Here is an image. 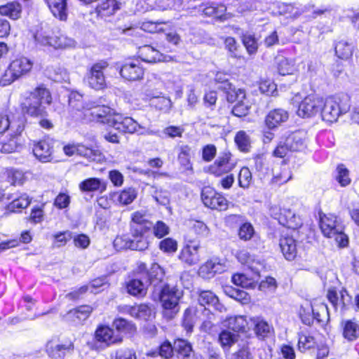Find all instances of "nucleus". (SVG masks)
<instances>
[{"mask_svg":"<svg viewBox=\"0 0 359 359\" xmlns=\"http://www.w3.org/2000/svg\"><path fill=\"white\" fill-rule=\"evenodd\" d=\"M51 101L50 91L43 86H39L29 93L22 104V108L31 116H43L46 114L45 105L50 104Z\"/></svg>","mask_w":359,"mask_h":359,"instance_id":"obj_1","label":"nucleus"},{"mask_svg":"<svg viewBox=\"0 0 359 359\" xmlns=\"http://www.w3.org/2000/svg\"><path fill=\"white\" fill-rule=\"evenodd\" d=\"M319 225L324 236L333 238L338 247L348 246V237L344 232V225L337 216L332 214H320Z\"/></svg>","mask_w":359,"mask_h":359,"instance_id":"obj_2","label":"nucleus"},{"mask_svg":"<svg viewBox=\"0 0 359 359\" xmlns=\"http://www.w3.org/2000/svg\"><path fill=\"white\" fill-rule=\"evenodd\" d=\"M159 290L160 300L164 309L163 316L172 318L179 311L178 303L182 291L168 284L160 286Z\"/></svg>","mask_w":359,"mask_h":359,"instance_id":"obj_3","label":"nucleus"},{"mask_svg":"<svg viewBox=\"0 0 359 359\" xmlns=\"http://www.w3.org/2000/svg\"><path fill=\"white\" fill-rule=\"evenodd\" d=\"M32 66V62L25 57L16 58L11 62L10 65L2 75L1 79V84L3 86L11 84L29 72Z\"/></svg>","mask_w":359,"mask_h":359,"instance_id":"obj_4","label":"nucleus"},{"mask_svg":"<svg viewBox=\"0 0 359 359\" xmlns=\"http://www.w3.org/2000/svg\"><path fill=\"white\" fill-rule=\"evenodd\" d=\"M25 123L26 118L20 112L0 113V134L8 131L9 135H21Z\"/></svg>","mask_w":359,"mask_h":359,"instance_id":"obj_5","label":"nucleus"},{"mask_svg":"<svg viewBox=\"0 0 359 359\" xmlns=\"http://www.w3.org/2000/svg\"><path fill=\"white\" fill-rule=\"evenodd\" d=\"M349 109V105L343 102L338 97H329L323 101L320 109L322 118L327 122H334L339 116L346 113Z\"/></svg>","mask_w":359,"mask_h":359,"instance_id":"obj_6","label":"nucleus"},{"mask_svg":"<svg viewBox=\"0 0 359 359\" xmlns=\"http://www.w3.org/2000/svg\"><path fill=\"white\" fill-rule=\"evenodd\" d=\"M108 66L109 64L105 60H100L93 65L86 76V80L91 88L98 90L105 88L106 81L103 71Z\"/></svg>","mask_w":359,"mask_h":359,"instance_id":"obj_7","label":"nucleus"},{"mask_svg":"<svg viewBox=\"0 0 359 359\" xmlns=\"http://www.w3.org/2000/svg\"><path fill=\"white\" fill-rule=\"evenodd\" d=\"M94 102L85 101L81 94L72 92L69 96V114L72 119L77 121L83 118V110H90Z\"/></svg>","mask_w":359,"mask_h":359,"instance_id":"obj_8","label":"nucleus"},{"mask_svg":"<svg viewBox=\"0 0 359 359\" xmlns=\"http://www.w3.org/2000/svg\"><path fill=\"white\" fill-rule=\"evenodd\" d=\"M35 39L41 45L49 46L55 49H66L75 46L74 39L62 34L50 36L38 33L35 35Z\"/></svg>","mask_w":359,"mask_h":359,"instance_id":"obj_9","label":"nucleus"},{"mask_svg":"<svg viewBox=\"0 0 359 359\" xmlns=\"http://www.w3.org/2000/svg\"><path fill=\"white\" fill-rule=\"evenodd\" d=\"M107 123L123 133H134L139 132L142 126L131 117H124L119 114H114V116L107 118Z\"/></svg>","mask_w":359,"mask_h":359,"instance_id":"obj_10","label":"nucleus"},{"mask_svg":"<svg viewBox=\"0 0 359 359\" xmlns=\"http://www.w3.org/2000/svg\"><path fill=\"white\" fill-rule=\"evenodd\" d=\"M236 165V161L232 158L229 152H225L216 159V161L208 168L210 174L215 176H221L231 171Z\"/></svg>","mask_w":359,"mask_h":359,"instance_id":"obj_11","label":"nucleus"},{"mask_svg":"<svg viewBox=\"0 0 359 359\" xmlns=\"http://www.w3.org/2000/svg\"><path fill=\"white\" fill-rule=\"evenodd\" d=\"M323 100L315 95L306 97L299 104L297 115L302 118L311 117L320 111Z\"/></svg>","mask_w":359,"mask_h":359,"instance_id":"obj_12","label":"nucleus"},{"mask_svg":"<svg viewBox=\"0 0 359 359\" xmlns=\"http://www.w3.org/2000/svg\"><path fill=\"white\" fill-rule=\"evenodd\" d=\"M120 75L129 81H140L143 79L144 69L138 60L126 62L120 68Z\"/></svg>","mask_w":359,"mask_h":359,"instance_id":"obj_13","label":"nucleus"},{"mask_svg":"<svg viewBox=\"0 0 359 359\" xmlns=\"http://www.w3.org/2000/svg\"><path fill=\"white\" fill-rule=\"evenodd\" d=\"M201 199L204 205L211 209L221 211L227 208L226 198L210 188L204 189L202 191Z\"/></svg>","mask_w":359,"mask_h":359,"instance_id":"obj_14","label":"nucleus"},{"mask_svg":"<svg viewBox=\"0 0 359 359\" xmlns=\"http://www.w3.org/2000/svg\"><path fill=\"white\" fill-rule=\"evenodd\" d=\"M95 339L97 341L107 346L119 344L123 341L120 334H115L113 329L107 325H99L95 332Z\"/></svg>","mask_w":359,"mask_h":359,"instance_id":"obj_15","label":"nucleus"},{"mask_svg":"<svg viewBox=\"0 0 359 359\" xmlns=\"http://www.w3.org/2000/svg\"><path fill=\"white\" fill-rule=\"evenodd\" d=\"M138 55L143 61L149 63L169 62L171 60L170 56L163 55L151 45H144L140 47Z\"/></svg>","mask_w":359,"mask_h":359,"instance_id":"obj_16","label":"nucleus"},{"mask_svg":"<svg viewBox=\"0 0 359 359\" xmlns=\"http://www.w3.org/2000/svg\"><path fill=\"white\" fill-rule=\"evenodd\" d=\"M73 350L74 344L71 341L64 344H55L50 341L46 346L47 353L53 359H63L67 353L72 352Z\"/></svg>","mask_w":359,"mask_h":359,"instance_id":"obj_17","label":"nucleus"},{"mask_svg":"<svg viewBox=\"0 0 359 359\" xmlns=\"http://www.w3.org/2000/svg\"><path fill=\"white\" fill-rule=\"evenodd\" d=\"M285 140L290 151H302L307 147V135L302 130L290 134Z\"/></svg>","mask_w":359,"mask_h":359,"instance_id":"obj_18","label":"nucleus"},{"mask_svg":"<svg viewBox=\"0 0 359 359\" xmlns=\"http://www.w3.org/2000/svg\"><path fill=\"white\" fill-rule=\"evenodd\" d=\"M250 328H253L256 335L262 339L268 337L273 331V326L262 316L250 318Z\"/></svg>","mask_w":359,"mask_h":359,"instance_id":"obj_19","label":"nucleus"},{"mask_svg":"<svg viewBox=\"0 0 359 359\" xmlns=\"http://www.w3.org/2000/svg\"><path fill=\"white\" fill-rule=\"evenodd\" d=\"M226 270V266L217 261V259H210L203 264L199 270L198 274L205 279L213 278L216 273H221Z\"/></svg>","mask_w":359,"mask_h":359,"instance_id":"obj_20","label":"nucleus"},{"mask_svg":"<svg viewBox=\"0 0 359 359\" xmlns=\"http://www.w3.org/2000/svg\"><path fill=\"white\" fill-rule=\"evenodd\" d=\"M289 115L287 111L282 109H276L270 111L265 118V123L268 128L273 129L288 119Z\"/></svg>","mask_w":359,"mask_h":359,"instance_id":"obj_21","label":"nucleus"},{"mask_svg":"<svg viewBox=\"0 0 359 359\" xmlns=\"http://www.w3.org/2000/svg\"><path fill=\"white\" fill-rule=\"evenodd\" d=\"M92 311L91 306L83 305L69 311L66 317L68 320L75 325L81 324L89 317Z\"/></svg>","mask_w":359,"mask_h":359,"instance_id":"obj_22","label":"nucleus"},{"mask_svg":"<svg viewBox=\"0 0 359 359\" xmlns=\"http://www.w3.org/2000/svg\"><path fill=\"white\" fill-rule=\"evenodd\" d=\"M148 280L135 278L126 283L128 292L135 297H144L147 294Z\"/></svg>","mask_w":359,"mask_h":359,"instance_id":"obj_23","label":"nucleus"},{"mask_svg":"<svg viewBox=\"0 0 359 359\" xmlns=\"http://www.w3.org/2000/svg\"><path fill=\"white\" fill-rule=\"evenodd\" d=\"M133 225L132 228L136 229L140 234L146 232L152 227V223L149 222L143 211H136L132 214L131 217Z\"/></svg>","mask_w":359,"mask_h":359,"instance_id":"obj_24","label":"nucleus"},{"mask_svg":"<svg viewBox=\"0 0 359 359\" xmlns=\"http://www.w3.org/2000/svg\"><path fill=\"white\" fill-rule=\"evenodd\" d=\"M198 302L201 306H212L215 310L223 312L226 310L224 305L219 302L218 297L211 291L205 290L202 291L199 294Z\"/></svg>","mask_w":359,"mask_h":359,"instance_id":"obj_25","label":"nucleus"},{"mask_svg":"<svg viewBox=\"0 0 359 359\" xmlns=\"http://www.w3.org/2000/svg\"><path fill=\"white\" fill-rule=\"evenodd\" d=\"M327 297L335 310L340 308L341 311L346 309V305L351 302V297L346 290L341 292L340 301L337 292L334 290H328Z\"/></svg>","mask_w":359,"mask_h":359,"instance_id":"obj_26","label":"nucleus"},{"mask_svg":"<svg viewBox=\"0 0 359 359\" xmlns=\"http://www.w3.org/2000/svg\"><path fill=\"white\" fill-rule=\"evenodd\" d=\"M33 153L41 162H49L52 159V148L46 140H41L34 144Z\"/></svg>","mask_w":359,"mask_h":359,"instance_id":"obj_27","label":"nucleus"},{"mask_svg":"<svg viewBox=\"0 0 359 359\" xmlns=\"http://www.w3.org/2000/svg\"><path fill=\"white\" fill-rule=\"evenodd\" d=\"M146 95L151 100V104L159 110L166 111L171 108V100L168 97L160 96L158 92L148 89Z\"/></svg>","mask_w":359,"mask_h":359,"instance_id":"obj_28","label":"nucleus"},{"mask_svg":"<svg viewBox=\"0 0 359 359\" xmlns=\"http://www.w3.org/2000/svg\"><path fill=\"white\" fill-rule=\"evenodd\" d=\"M106 183L99 178H88L79 184V189L82 191H100L102 193L106 190Z\"/></svg>","mask_w":359,"mask_h":359,"instance_id":"obj_29","label":"nucleus"},{"mask_svg":"<svg viewBox=\"0 0 359 359\" xmlns=\"http://www.w3.org/2000/svg\"><path fill=\"white\" fill-rule=\"evenodd\" d=\"M164 277L163 269L157 264H154L150 268L149 273H147V277L144 280H148L147 286L153 285L156 290L160 283H162Z\"/></svg>","mask_w":359,"mask_h":359,"instance_id":"obj_30","label":"nucleus"},{"mask_svg":"<svg viewBox=\"0 0 359 359\" xmlns=\"http://www.w3.org/2000/svg\"><path fill=\"white\" fill-rule=\"evenodd\" d=\"M226 326L235 332H245L250 329V319L248 320L245 316L230 317L226 320Z\"/></svg>","mask_w":359,"mask_h":359,"instance_id":"obj_31","label":"nucleus"},{"mask_svg":"<svg viewBox=\"0 0 359 359\" xmlns=\"http://www.w3.org/2000/svg\"><path fill=\"white\" fill-rule=\"evenodd\" d=\"M53 15L61 20L67 17L66 0H46Z\"/></svg>","mask_w":359,"mask_h":359,"instance_id":"obj_32","label":"nucleus"},{"mask_svg":"<svg viewBox=\"0 0 359 359\" xmlns=\"http://www.w3.org/2000/svg\"><path fill=\"white\" fill-rule=\"evenodd\" d=\"M22 13L21 5L16 1L9 2L0 6V14L12 20L20 18Z\"/></svg>","mask_w":359,"mask_h":359,"instance_id":"obj_33","label":"nucleus"},{"mask_svg":"<svg viewBox=\"0 0 359 359\" xmlns=\"http://www.w3.org/2000/svg\"><path fill=\"white\" fill-rule=\"evenodd\" d=\"M233 253L242 264L248 265L252 270H258L254 264L259 262L255 261V257L248 251V248H237Z\"/></svg>","mask_w":359,"mask_h":359,"instance_id":"obj_34","label":"nucleus"},{"mask_svg":"<svg viewBox=\"0 0 359 359\" xmlns=\"http://www.w3.org/2000/svg\"><path fill=\"white\" fill-rule=\"evenodd\" d=\"M343 337L348 341L356 340L359 337V325L352 321L346 320L341 323Z\"/></svg>","mask_w":359,"mask_h":359,"instance_id":"obj_35","label":"nucleus"},{"mask_svg":"<svg viewBox=\"0 0 359 359\" xmlns=\"http://www.w3.org/2000/svg\"><path fill=\"white\" fill-rule=\"evenodd\" d=\"M76 154L93 161H101L103 158V155L99 150L87 147L81 144H76Z\"/></svg>","mask_w":359,"mask_h":359,"instance_id":"obj_36","label":"nucleus"},{"mask_svg":"<svg viewBox=\"0 0 359 359\" xmlns=\"http://www.w3.org/2000/svg\"><path fill=\"white\" fill-rule=\"evenodd\" d=\"M175 352L178 355V358L182 359H189L192 353V346L189 342L184 339H179L174 343Z\"/></svg>","mask_w":359,"mask_h":359,"instance_id":"obj_37","label":"nucleus"},{"mask_svg":"<svg viewBox=\"0 0 359 359\" xmlns=\"http://www.w3.org/2000/svg\"><path fill=\"white\" fill-rule=\"evenodd\" d=\"M20 135H10L11 137L7 141L0 143V151L9 154L18 151L22 147Z\"/></svg>","mask_w":359,"mask_h":359,"instance_id":"obj_38","label":"nucleus"},{"mask_svg":"<svg viewBox=\"0 0 359 359\" xmlns=\"http://www.w3.org/2000/svg\"><path fill=\"white\" fill-rule=\"evenodd\" d=\"M353 45L346 40L339 41L335 46L336 55L341 59H348L353 54Z\"/></svg>","mask_w":359,"mask_h":359,"instance_id":"obj_39","label":"nucleus"},{"mask_svg":"<svg viewBox=\"0 0 359 359\" xmlns=\"http://www.w3.org/2000/svg\"><path fill=\"white\" fill-rule=\"evenodd\" d=\"M30 203L31 199L29 196L27 194H22L8 205V210L11 212H20L22 209L27 208Z\"/></svg>","mask_w":359,"mask_h":359,"instance_id":"obj_40","label":"nucleus"},{"mask_svg":"<svg viewBox=\"0 0 359 359\" xmlns=\"http://www.w3.org/2000/svg\"><path fill=\"white\" fill-rule=\"evenodd\" d=\"M179 258L189 265H193L199 261L198 248H182Z\"/></svg>","mask_w":359,"mask_h":359,"instance_id":"obj_41","label":"nucleus"},{"mask_svg":"<svg viewBox=\"0 0 359 359\" xmlns=\"http://www.w3.org/2000/svg\"><path fill=\"white\" fill-rule=\"evenodd\" d=\"M137 197V191L135 189L129 188L121 192L114 194L115 199L122 205L131 203Z\"/></svg>","mask_w":359,"mask_h":359,"instance_id":"obj_42","label":"nucleus"},{"mask_svg":"<svg viewBox=\"0 0 359 359\" xmlns=\"http://www.w3.org/2000/svg\"><path fill=\"white\" fill-rule=\"evenodd\" d=\"M113 326L121 333L133 334L136 330V327L132 322L122 318H116L113 322Z\"/></svg>","mask_w":359,"mask_h":359,"instance_id":"obj_43","label":"nucleus"},{"mask_svg":"<svg viewBox=\"0 0 359 359\" xmlns=\"http://www.w3.org/2000/svg\"><path fill=\"white\" fill-rule=\"evenodd\" d=\"M335 179L341 187L350 184L351 180L348 169L344 165L339 164L336 168Z\"/></svg>","mask_w":359,"mask_h":359,"instance_id":"obj_44","label":"nucleus"},{"mask_svg":"<svg viewBox=\"0 0 359 359\" xmlns=\"http://www.w3.org/2000/svg\"><path fill=\"white\" fill-rule=\"evenodd\" d=\"M230 89H224L222 91L226 94V100L229 102L243 100L245 98V92L243 89L236 88L231 83Z\"/></svg>","mask_w":359,"mask_h":359,"instance_id":"obj_45","label":"nucleus"},{"mask_svg":"<svg viewBox=\"0 0 359 359\" xmlns=\"http://www.w3.org/2000/svg\"><path fill=\"white\" fill-rule=\"evenodd\" d=\"M191 148L187 145L180 147V152L178 154V160L180 163L187 170H193V168L190 161Z\"/></svg>","mask_w":359,"mask_h":359,"instance_id":"obj_46","label":"nucleus"},{"mask_svg":"<svg viewBox=\"0 0 359 359\" xmlns=\"http://www.w3.org/2000/svg\"><path fill=\"white\" fill-rule=\"evenodd\" d=\"M287 216L290 217V220H286L285 217H279V224L286 226L289 229H296L302 225L299 217L295 215L291 210H288Z\"/></svg>","mask_w":359,"mask_h":359,"instance_id":"obj_47","label":"nucleus"},{"mask_svg":"<svg viewBox=\"0 0 359 359\" xmlns=\"http://www.w3.org/2000/svg\"><path fill=\"white\" fill-rule=\"evenodd\" d=\"M225 292L230 297L241 302L242 304L248 303L250 299L248 293L240 288L226 287Z\"/></svg>","mask_w":359,"mask_h":359,"instance_id":"obj_48","label":"nucleus"},{"mask_svg":"<svg viewBox=\"0 0 359 359\" xmlns=\"http://www.w3.org/2000/svg\"><path fill=\"white\" fill-rule=\"evenodd\" d=\"M93 107L91 108L93 109L92 115L95 116L100 118H102L100 121L103 123H107V118L109 116H114V114H111L112 109L107 106H98L94 102Z\"/></svg>","mask_w":359,"mask_h":359,"instance_id":"obj_49","label":"nucleus"},{"mask_svg":"<svg viewBox=\"0 0 359 359\" xmlns=\"http://www.w3.org/2000/svg\"><path fill=\"white\" fill-rule=\"evenodd\" d=\"M278 71L281 75L292 74L295 71L294 62L285 57L279 58L278 60Z\"/></svg>","mask_w":359,"mask_h":359,"instance_id":"obj_50","label":"nucleus"},{"mask_svg":"<svg viewBox=\"0 0 359 359\" xmlns=\"http://www.w3.org/2000/svg\"><path fill=\"white\" fill-rule=\"evenodd\" d=\"M238 335L229 331H222L219 336V341L222 347L224 349H229L237 340Z\"/></svg>","mask_w":359,"mask_h":359,"instance_id":"obj_51","label":"nucleus"},{"mask_svg":"<svg viewBox=\"0 0 359 359\" xmlns=\"http://www.w3.org/2000/svg\"><path fill=\"white\" fill-rule=\"evenodd\" d=\"M100 13L103 15H112L119 9V4L116 0H106L97 8Z\"/></svg>","mask_w":359,"mask_h":359,"instance_id":"obj_52","label":"nucleus"},{"mask_svg":"<svg viewBox=\"0 0 359 359\" xmlns=\"http://www.w3.org/2000/svg\"><path fill=\"white\" fill-rule=\"evenodd\" d=\"M235 142L241 151L244 152L249 151L250 140L249 136L245 131L241 130L237 133L235 137Z\"/></svg>","mask_w":359,"mask_h":359,"instance_id":"obj_53","label":"nucleus"},{"mask_svg":"<svg viewBox=\"0 0 359 359\" xmlns=\"http://www.w3.org/2000/svg\"><path fill=\"white\" fill-rule=\"evenodd\" d=\"M110 359H137V355L134 349L122 348L111 353Z\"/></svg>","mask_w":359,"mask_h":359,"instance_id":"obj_54","label":"nucleus"},{"mask_svg":"<svg viewBox=\"0 0 359 359\" xmlns=\"http://www.w3.org/2000/svg\"><path fill=\"white\" fill-rule=\"evenodd\" d=\"M226 11V7L222 4H212L203 9V13L207 16H212L220 18Z\"/></svg>","mask_w":359,"mask_h":359,"instance_id":"obj_55","label":"nucleus"},{"mask_svg":"<svg viewBox=\"0 0 359 359\" xmlns=\"http://www.w3.org/2000/svg\"><path fill=\"white\" fill-rule=\"evenodd\" d=\"M135 318L147 320L153 316V309L147 304H140L135 306Z\"/></svg>","mask_w":359,"mask_h":359,"instance_id":"obj_56","label":"nucleus"},{"mask_svg":"<svg viewBox=\"0 0 359 359\" xmlns=\"http://www.w3.org/2000/svg\"><path fill=\"white\" fill-rule=\"evenodd\" d=\"M242 41L249 54H253L257 52L258 44L253 35L250 34H243Z\"/></svg>","mask_w":359,"mask_h":359,"instance_id":"obj_57","label":"nucleus"},{"mask_svg":"<svg viewBox=\"0 0 359 359\" xmlns=\"http://www.w3.org/2000/svg\"><path fill=\"white\" fill-rule=\"evenodd\" d=\"M252 173L248 168L243 167L238 175V183L240 187L246 189L248 188L252 183Z\"/></svg>","mask_w":359,"mask_h":359,"instance_id":"obj_58","label":"nucleus"},{"mask_svg":"<svg viewBox=\"0 0 359 359\" xmlns=\"http://www.w3.org/2000/svg\"><path fill=\"white\" fill-rule=\"evenodd\" d=\"M88 286L90 289V292L98 293L109 286L107 276H102L93 280L88 284Z\"/></svg>","mask_w":359,"mask_h":359,"instance_id":"obj_59","label":"nucleus"},{"mask_svg":"<svg viewBox=\"0 0 359 359\" xmlns=\"http://www.w3.org/2000/svg\"><path fill=\"white\" fill-rule=\"evenodd\" d=\"M229 75L224 72H218L215 74V82L217 85V88L222 90L224 89H230L231 83L229 81Z\"/></svg>","mask_w":359,"mask_h":359,"instance_id":"obj_60","label":"nucleus"},{"mask_svg":"<svg viewBox=\"0 0 359 359\" xmlns=\"http://www.w3.org/2000/svg\"><path fill=\"white\" fill-rule=\"evenodd\" d=\"M314 339L313 337L300 334L299 336L298 348L303 352L314 346Z\"/></svg>","mask_w":359,"mask_h":359,"instance_id":"obj_61","label":"nucleus"},{"mask_svg":"<svg viewBox=\"0 0 359 359\" xmlns=\"http://www.w3.org/2000/svg\"><path fill=\"white\" fill-rule=\"evenodd\" d=\"M296 246V241L292 235V232L287 229L283 231L279 238V247H292Z\"/></svg>","mask_w":359,"mask_h":359,"instance_id":"obj_62","label":"nucleus"},{"mask_svg":"<svg viewBox=\"0 0 359 359\" xmlns=\"http://www.w3.org/2000/svg\"><path fill=\"white\" fill-rule=\"evenodd\" d=\"M194 316L191 309L188 308L184 311L182 326L187 332H191L194 327Z\"/></svg>","mask_w":359,"mask_h":359,"instance_id":"obj_63","label":"nucleus"},{"mask_svg":"<svg viewBox=\"0 0 359 359\" xmlns=\"http://www.w3.org/2000/svg\"><path fill=\"white\" fill-rule=\"evenodd\" d=\"M262 93L273 95L276 89V85L269 79H262L259 84Z\"/></svg>","mask_w":359,"mask_h":359,"instance_id":"obj_64","label":"nucleus"}]
</instances>
